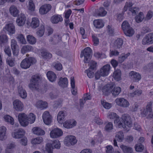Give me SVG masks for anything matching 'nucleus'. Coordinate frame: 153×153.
Masks as SVG:
<instances>
[{
  "instance_id": "4d7b16f0",
  "label": "nucleus",
  "mask_w": 153,
  "mask_h": 153,
  "mask_svg": "<svg viewBox=\"0 0 153 153\" xmlns=\"http://www.w3.org/2000/svg\"><path fill=\"white\" fill-rule=\"evenodd\" d=\"M130 29L128 28V29H126L127 32H126L125 31H123L124 34L127 36H132L134 33V31L132 28L131 27V30H129Z\"/></svg>"
},
{
  "instance_id": "2eb2a0df",
  "label": "nucleus",
  "mask_w": 153,
  "mask_h": 153,
  "mask_svg": "<svg viewBox=\"0 0 153 153\" xmlns=\"http://www.w3.org/2000/svg\"><path fill=\"white\" fill-rule=\"evenodd\" d=\"M111 93L112 95L115 97L117 96L121 91V88L119 87H116L114 83L111 84Z\"/></svg>"
},
{
  "instance_id": "603ef678",
  "label": "nucleus",
  "mask_w": 153,
  "mask_h": 153,
  "mask_svg": "<svg viewBox=\"0 0 153 153\" xmlns=\"http://www.w3.org/2000/svg\"><path fill=\"white\" fill-rule=\"evenodd\" d=\"M45 32V28L43 25L41 26L39 30L36 32L37 35L39 37H42L43 35Z\"/></svg>"
},
{
  "instance_id": "bb28decb",
  "label": "nucleus",
  "mask_w": 153,
  "mask_h": 153,
  "mask_svg": "<svg viewBox=\"0 0 153 153\" xmlns=\"http://www.w3.org/2000/svg\"><path fill=\"white\" fill-rule=\"evenodd\" d=\"M68 80L66 78H60L58 82V85L61 87L64 88L67 87L68 85Z\"/></svg>"
},
{
  "instance_id": "f704fd0d",
  "label": "nucleus",
  "mask_w": 153,
  "mask_h": 153,
  "mask_svg": "<svg viewBox=\"0 0 153 153\" xmlns=\"http://www.w3.org/2000/svg\"><path fill=\"white\" fill-rule=\"evenodd\" d=\"M113 77L114 79L117 81H119L121 79V72L120 70H115L113 73Z\"/></svg>"
},
{
  "instance_id": "2f4dec72",
  "label": "nucleus",
  "mask_w": 153,
  "mask_h": 153,
  "mask_svg": "<svg viewBox=\"0 0 153 153\" xmlns=\"http://www.w3.org/2000/svg\"><path fill=\"white\" fill-rule=\"evenodd\" d=\"M33 133L37 135H42L45 134V131L40 128L35 127L32 129Z\"/></svg>"
},
{
  "instance_id": "7c9ffc66",
  "label": "nucleus",
  "mask_w": 153,
  "mask_h": 153,
  "mask_svg": "<svg viewBox=\"0 0 153 153\" xmlns=\"http://www.w3.org/2000/svg\"><path fill=\"white\" fill-rule=\"evenodd\" d=\"M111 84L107 85L104 86L102 90V92L104 95H108L110 93H111Z\"/></svg>"
},
{
  "instance_id": "7ed1b4c3",
  "label": "nucleus",
  "mask_w": 153,
  "mask_h": 153,
  "mask_svg": "<svg viewBox=\"0 0 153 153\" xmlns=\"http://www.w3.org/2000/svg\"><path fill=\"white\" fill-rule=\"evenodd\" d=\"M92 50L89 47H87L81 53L80 57L84 56V61L85 63H87L89 62L92 55Z\"/></svg>"
},
{
  "instance_id": "0eeeda50",
  "label": "nucleus",
  "mask_w": 153,
  "mask_h": 153,
  "mask_svg": "<svg viewBox=\"0 0 153 153\" xmlns=\"http://www.w3.org/2000/svg\"><path fill=\"white\" fill-rule=\"evenodd\" d=\"M77 140L75 136L69 135L66 136L65 139V143L68 146L73 145L77 143Z\"/></svg>"
},
{
  "instance_id": "9d476101",
  "label": "nucleus",
  "mask_w": 153,
  "mask_h": 153,
  "mask_svg": "<svg viewBox=\"0 0 153 153\" xmlns=\"http://www.w3.org/2000/svg\"><path fill=\"white\" fill-rule=\"evenodd\" d=\"M133 4L131 2H127L123 8V11H126L127 10L128 8H129V10L133 14H135L139 10V9L137 7H131L133 5Z\"/></svg>"
},
{
  "instance_id": "4468645a",
  "label": "nucleus",
  "mask_w": 153,
  "mask_h": 153,
  "mask_svg": "<svg viewBox=\"0 0 153 153\" xmlns=\"http://www.w3.org/2000/svg\"><path fill=\"white\" fill-rule=\"evenodd\" d=\"M121 119L123 123L128 127H131L132 125V122L130 117L128 115L125 114L123 115L121 117Z\"/></svg>"
},
{
  "instance_id": "6e6d98bb",
  "label": "nucleus",
  "mask_w": 153,
  "mask_h": 153,
  "mask_svg": "<svg viewBox=\"0 0 153 153\" xmlns=\"http://www.w3.org/2000/svg\"><path fill=\"white\" fill-rule=\"evenodd\" d=\"M107 13V12L105 11L103 7H100L98 12V16H105Z\"/></svg>"
},
{
  "instance_id": "f03ea898",
  "label": "nucleus",
  "mask_w": 153,
  "mask_h": 153,
  "mask_svg": "<svg viewBox=\"0 0 153 153\" xmlns=\"http://www.w3.org/2000/svg\"><path fill=\"white\" fill-rule=\"evenodd\" d=\"M36 60L33 57L26 58L23 60L20 64V67L23 69H27L36 62Z\"/></svg>"
},
{
  "instance_id": "ddd939ff",
  "label": "nucleus",
  "mask_w": 153,
  "mask_h": 153,
  "mask_svg": "<svg viewBox=\"0 0 153 153\" xmlns=\"http://www.w3.org/2000/svg\"><path fill=\"white\" fill-rule=\"evenodd\" d=\"M110 69L111 66L109 64H106L103 66L100 70L101 76H107L109 74Z\"/></svg>"
},
{
  "instance_id": "774afa93",
  "label": "nucleus",
  "mask_w": 153,
  "mask_h": 153,
  "mask_svg": "<svg viewBox=\"0 0 153 153\" xmlns=\"http://www.w3.org/2000/svg\"><path fill=\"white\" fill-rule=\"evenodd\" d=\"M92 40L94 42V45L95 46L97 45L99 43V39L97 36L94 35L92 36Z\"/></svg>"
},
{
  "instance_id": "58836bf2",
  "label": "nucleus",
  "mask_w": 153,
  "mask_h": 153,
  "mask_svg": "<svg viewBox=\"0 0 153 153\" xmlns=\"http://www.w3.org/2000/svg\"><path fill=\"white\" fill-rule=\"evenodd\" d=\"M120 147L124 153H131L132 151V149L131 148L124 145H121Z\"/></svg>"
},
{
  "instance_id": "3c124183",
  "label": "nucleus",
  "mask_w": 153,
  "mask_h": 153,
  "mask_svg": "<svg viewBox=\"0 0 153 153\" xmlns=\"http://www.w3.org/2000/svg\"><path fill=\"white\" fill-rule=\"evenodd\" d=\"M8 40V38L6 35L1 34L0 35V44L6 43Z\"/></svg>"
},
{
  "instance_id": "c9c22d12",
  "label": "nucleus",
  "mask_w": 153,
  "mask_h": 153,
  "mask_svg": "<svg viewBox=\"0 0 153 153\" xmlns=\"http://www.w3.org/2000/svg\"><path fill=\"white\" fill-rule=\"evenodd\" d=\"M71 84L72 88V93L73 95H76L77 94V90L75 87V81L74 77L71 78Z\"/></svg>"
},
{
  "instance_id": "cd10ccee",
  "label": "nucleus",
  "mask_w": 153,
  "mask_h": 153,
  "mask_svg": "<svg viewBox=\"0 0 153 153\" xmlns=\"http://www.w3.org/2000/svg\"><path fill=\"white\" fill-rule=\"evenodd\" d=\"M36 105L37 108L43 109L46 108L48 106V104L47 103L45 102L39 100L36 102Z\"/></svg>"
},
{
  "instance_id": "864d4df0",
  "label": "nucleus",
  "mask_w": 153,
  "mask_h": 153,
  "mask_svg": "<svg viewBox=\"0 0 153 153\" xmlns=\"http://www.w3.org/2000/svg\"><path fill=\"white\" fill-rule=\"evenodd\" d=\"M4 119L5 121L10 123V124L13 125L14 124V119L10 116L9 115H6L4 117Z\"/></svg>"
},
{
  "instance_id": "b1692460",
  "label": "nucleus",
  "mask_w": 153,
  "mask_h": 153,
  "mask_svg": "<svg viewBox=\"0 0 153 153\" xmlns=\"http://www.w3.org/2000/svg\"><path fill=\"white\" fill-rule=\"evenodd\" d=\"M47 77L49 80L52 82H55L56 80L57 76L53 71H49L47 73Z\"/></svg>"
},
{
  "instance_id": "f3484780",
  "label": "nucleus",
  "mask_w": 153,
  "mask_h": 153,
  "mask_svg": "<svg viewBox=\"0 0 153 153\" xmlns=\"http://www.w3.org/2000/svg\"><path fill=\"white\" fill-rule=\"evenodd\" d=\"M42 117L44 123L47 125H49L51 122V117L49 112L45 111L43 113Z\"/></svg>"
},
{
  "instance_id": "37998d69",
  "label": "nucleus",
  "mask_w": 153,
  "mask_h": 153,
  "mask_svg": "<svg viewBox=\"0 0 153 153\" xmlns=\"http://www.w3.org/2000/svg\"><path fill=\"white\" fill-rule=\"evenodd\" d=\"M17 39H18V41L20 43L25 44H26L27 42L25 38L23 35L21 34H19L17 35Z\"/></svg>"
},
{
  "instance_id": "5701e85b",
  "label": "nucleus",
  "mask_w": 153,
  "mask_h": 153,
  "mask_svg": "<svg viewBox=\"0 0 153 153\" xmlns=\"http://www.w3.org/2000/svg\"><path fill=\"white\" fill-rule=\"evenodd\" d=\"M4 29L6 30L10 34H14L15 32V27L12 23L7 24Z\"/></svg>"
},
{
  "instance_id": "dca6fc26",
  "label": "nucleus",
  "mask_w": 153,
  "mask_h": 153,
  "mask_svg": "<svg viewBox=\"0 0 153 153\" xmlns=\"http://www.w3.org/2000/svg\"><path fill=\"white\" fill-rule=\"evenodd\" d=\"M51 6L50 4H45L40 7L39 12L42 15L46 14L51 10Z\"/></svg>"
},
{
  "instance_id": "e2e57ef3",
  "label": "nucleus",
  "mask_w": 153,
  "mask_h": 153,
  "mask_svg": "<svg viewBox=\"0 0 153 153\" xmlns=\"http://www.w3.org/2000/svg\"><path fill=\"white\" fill-rule=\"evenodd\" d=\"M142 93V91L141 90H137L134 91V92L131 93L130 95L132 97H134L135 95L137 96H140Z\"/></svg>"
},
{
  "instance_id": "49530a36",
  "label": "nucleus",
  "mask_w": 153,
  "mask_h": 153,
  "mask_svg": "<svg viewBox=\"0 0 153 153\" xmlns=\"http://www.w3.org/2000/svg\"><path fill=\"white\" fill-rule=\"evenodd\" d=\"M32 48V46H30L28 45H24L22 48L21 52L22 53L24 54L26 52L31 51Z\"/></svg>"
},
{
  "instance_id": "a878e982",
  "label": "nucleus",
  "mask_w": 153,
  "mask_h": 153,
  "mask_svg": "<svg viewBox=\"0 0 153 153\" xmlns=\"http://www.w3.org/2000/svg\"><path fill=\"white\" fill-rule=\"evenodd\" d=\"M62 17L60 15H55L51 17V21L53 24H57L59 22L62 21Z\"/></svg>"
},
{
  "instance_id": "69168bd1",
  "label": "nucleus",
  "mask_w": 153,
  "mask_h": 153,
  "mask_svg": "<svg viewBox=\"0 0 153 153\" xmlns=\"http://www.w3.org/2000/svg\"><path fill=\"white\" fill-rule=\"evenodd\" d=\"M113 124L111 122H109L105 126V129L107 131H110L113 129Z\"/></svg>"
},
{
  "instance_id": "e433bc0d",
  "label": "nucleus",
  "mask_w": 153,
  "mask_h": 153,
  "mask_svg": "<svg viewBox=\"0 0 153 153\" xmlns=\"http://www.w3.org/2000/svg\"><path fill=\"white\" fill-rule=\"evenodd\" d=\"M94 25L96 28H102L104 26L103 22L101 20H95L93 22Z\"/></svg>"
},
{
  "instance_id": "20e7f679",
  "label": "nucleus",
  "mask_w": 153,
  "mask_h": 153,
  "mask_svg": "<svg viewBox=\"0 0 153 153\" xmlns=\"http://www.w3.org/2000/svg\"><path fill=\"white\" fill-rule=\"evenodd\" d=\"M61 147V144L58 140H54L52 144H48L46 148L48 153H53V149H59Z\"/></svg>"
},
{
  "instance_id": "423d86ee",
  "label": "nucleus",
  "mask_w": 153,
  "mask_h": 153,
  "mask_svg": "<svg viewBox=\"0 0 153 153\" xmlns=\"http://www.w3.org/2000/svg\"><path fill=\"white\" fill-rule=\"evenodd\" d=\"M27 117V116L24 113H21L18 114V119L22 126L25 127L28 125Z\"/></svg>"
},
{
  "instance_id": "4c0bfd02",
  "label": "nucleus",
  "mask_w": 153,
  "mask_h": 153,
  "mask_svg": "<svg viewBox=\"0 0 153 153\" xmlns=\"http://www.w3.org/2000/svg\"><path fill=\"white\" fill-rule=\"evenodd\" d=\"M115 138L117 140L120 142H122L124 139V135L123 132L120 131L116 133Z\"/></svg>"
},
{
  "instance_id": "c85d7f7f",
  "label": "nucleus",
  "mask_w": 153,
  "mask_h": 153,
  "mask_svg": "<svg viewBox=\"0 0 153 153\" xmlns=\"http://www.w3.org/2000/svg\"><path fill=\"white\" fill-rule=\"evenodd\" d=\"M66 115V112L65 111H61L58 113L57 116V120L59 123H61L62 122Z\"/></svg>"
},
{
  "instance_id": "39448f33",
  "label": "nucleus",
  "mask_w": 153,
  "mask_h": 153,
  "mask_svg": "<svg viewBox=\"0 0 153 153\" xmlns=\"http://www.w3.org/2000/svg\"><path fill=\"white\" fill-rule=\"evenodd\" d=\"M115 102L117 105L123 108H128L130 105L129 102L124 98H117L115 100Z\"/></svg>"
},
{
  "instance_id": "a211bd4d",
  "label": "nucleus",
  "mask_w": 153,
  "mask_h": 153,
  "mask_svg": "<svg viewBox=\"0 0 153 153\" xmlns=\"http://www.w3.org/2000/svg\"><path fill=\"white\" fill-rule=\"evenodd\" d=\"M129 75L131 79L134 82H138L141 78V75L139 73L134 71H131Z\"/></svg>"
},
{
  "instance_id": "de8ad7c7",
  "label": "nucleus",
  "mask_w": 153,
  "mask_h": 153,
  "mask_svg": "<svg viewBox=\"0 0 153 153\" xmlns=\"http://www.w3.org/2000/svg\"><path fill=\"white\" fill-rule=\"evenodd\" d=\"M130 55L129 53H127L122 54L118 58V61L119 63H121L123 62L124 60L126 59Z\"/></svg>"
},
{
  "instance_id": "a19ab883",
  "label": "nucleus",
  "mask_w": 153,
  "mask_h": 153,
  "mask_svg": "<svg viewBox=\"0 0 153 153\" xmlns=\"http://www.w3.org/2000/svg\"><path fill=\"white\" fill-rule=\"evenodd\" d=\"M41 54L42 56L44 58L50 59L52 57V54L46 50H42Z\"/></svg>"
},
{
  "instance_id": "13d9d810",
  "label": "nucleus",
  "mask_w": 153,
  "mask_h": 153,
  "mask_svg": "<svg viewBox=\"0 0 153 153\" xmlns=\"http://www.w3.org/2000/svg\"><path fill=\"white\" fill-rule=\"evenodd\" d=\"M114 122L120 128L121 127H123V128H124L125 126L123 127V122L122 120L121 121L118 117L116 118V120H114Z\"/></svg>"
},
{
  "instance_id": "4be33fe9",
  "label": "nucleus",
  "mask_w": 153,
  "mask_h": 153,
  "mask_svg": "<svg viewBox=\"0 0 153 153\" xmlns=\"http://www.w3.org/2000/svg\"><path fill=\"white\" fill-rule=\"evenodd\" d=\"M10 13L14 17H17L19 14V10L17 7L14 5L11 6L9 8Z\"/></svg>"
},
{
  "instance_id": "72a5a7b5",
  "label": "nucleus",
  "mask_w": 153,
  "mask_h": 153,
  "mask_svg": "<svg viewBox=\"0 0 153 153\" xmlns=\"http://www.w3.org/2000/svg\"><path fill=\"white\" fill-rule=\"evenodd\" d=\"M39 25V21L38 19L36 17H33L32 19L30 24V26L33 28H36L38 27Z\"/></svg>"
},
{
  "instance_id": "c03bdc74",
  "label": "nucleus",
  "mask_w": 153,
  "mask_h": 153,
  "mask_svg": "<svg viewBox=\"0 0 153 153\" xmlns=\"http://www.w3.org/2000/svg\"><path fill=\"white\" fill-rule=\"evenodd\" d=\"M27 42L30 44L33 45L36 42V39L35 37L31 35H28L27 36Z\"/></svg>"
},
{
  "instance_id": "79ce46f5",
  "label": "nucleus",
  "mask_w": 153,
  "mask_h": 153,
  "mask_svg": "<svg viewBox=\"0 0 153 153\" xmlns=\"http://www.w3.org/2000/svg\"><path fill=\"white\" fill-rule=\"evenodd\" d=\"M144 18V16L143 13L140 12L138 15L135 17V20L136 22L140 23L142 22Z\"/></svg>"
},
{
  "instance_id": "412c9836",
  "label": "nucleus",
  "mask_w": 153,
  "mask_h": 153,
  "mask_svg": "<svg viewBox=\"0 0 153 153\" xmlns=\"http://www.w3.org/2000/svg\"><path fill=\"white\" fill-rule=\"evenodd\" d=\"M123 40L121 38H117L113 43V47L115 49H120L122 48Z\"/></svg>"
},
{
  "instance_id": "680f3d73",
  "label": "nucleus",
  "mask_w": 153,
  "mask_h": 153,
  "mask_svg": "<svg viewBox=\"0 0 153 153\" xmlns=\"http://www.w3.org/2000/svg\"><path fill=\"white\" fill-rule=\"evenodd\" d=\"M89 63V65L90 66L89 69L94 70L95 69L97 66V63L93 60H91L88 62Z\"/></svg>"
},
{
  "instance_id": "f8f14e48",
  "label": "nucleus",
  "mask_w": 153,
  "mask_h": 153,
  "mask_svg": "<svg viewBox=\"0 0 153 153\" xmlns=\"http://www.w3.org/2000/svg\"><path fill=\"white\" fill-rule=\"evenodd\" d=\"M153 43V33L146 35L142 41V44L145 45L151 44Z\"/></svg>"
},
{
  "instance_id": "c756f323",
  "label": "nucleus",
  "mask_w": 153,
  "mask_h": 153,
  "mask_svg": "<svg viewBox=\"0 0 153 153\" xmlns=\"http://www.w3.org/2000/svg\"><path fill=\"white\" fill-rule=\"evenodd\" d=\"M18 92L19 95L22 99H25L26 98V92L22 87H19L18 88Z\"/></svg>"
},
{
  "instance_id": "0e129e2a",
  "label": "nucleus",
  "mask_w": 153,
  "mask_h": 153,
  "mask_svg": "<svg viewBox=\"0 0 153 153\" xmlns=\"http://www.w3.org/2000/svg\"><path fill=\"white\" fill-rule=\"evenodd\" d=\"M101 104L104 107L107 109H109L111 107V104L105 102L104 100L101 101Z\"/></svg>"
},
{
  "instance_id": "8fccbe9b",
  "label": "nucleus",
  "mask_w": 153,
  "mask_h": 153,
  "mask_svg": "<svg viewBox=\"0 0 153 153\" xmlns=\"http://www.w3.org/2000/svg\"><path fill=\"white\" fill-rule=\"evenodd\" d=\"M35 116L33 113H31L30 114L27 116V117L28 124L29 123H33L35 120Z\"/></svg>"
},
{
  "instance_id": "393cba45",
  "label": "nucleus",
  "mask_w": 153,
  "mask_h": 153,
  "mask_svg": "<svg viewBox=\"0 0 153 153\" xmlns=\"http://www.w3.org/2000/svg\"><path fill=\"white\" fill-rule=\"evenodd\" d=\"M76 124V121L68 120L65 122L63 124V126L67 128H71L75 126Z\"/></svg>"
},
{
  "instance_id": "473e14b6",
  "label": "nucleus",
  "mask_w": 153,
  "mask_h": 153,
  "mask_svg": "<svg viewBox=\"0 0 153 153\" xmlns=\"http://www.w3.org/2000/svg\"><path fill=\"white\" fill-rule=\"evenodd\" d=\"M6 128L4 126H2L0 127V140H3L6 138L5 135L6 131Z\"/></svg>"
},
{
  "instance_id": "052dcab7",
  "label": "nucleus",
  "mask_w": 153,
  "mask_h": 153,
  "mask_svg": "<svg viewBox=\"0 0 153 153\" xmlns=\"http://www.w3.org/2000/svg\"><path fill=\"white\" fill-rule=\"evenodd\" d=\"M135 148L136 151L140 152L143 149L144 146L141 143H138L135 145Z\"/></svg>"
},
{
  "instance_id": "6ab92c4d",
  "label": "nucleus",
  "mask_w": 153,
  "mask_h": 153,
  "mask_svg": "<svg viewBox=\"0 0 153 153\" xmlns=\"http://www.w3.org/2000/svg\"><path fill=\"white\" fill-rule=\"evenodd\" d=\"M11 45L13 55L17 56L18 54V51L17 49L18 46L16 41L15 39L11 40Z\"/></svg>"
},
{
  "instance_id": "f257e3e1",
  "label": "nucleus",
  "mask_w": 153,
  "mask_h": 153,
  "mask_svg": "<svg viewBox=\"0 0 153 153\" xmlns=\"http://www.w3.org/2000/svg\"><path fill=\"white\" fill-rule=\"evenodd\" d=\"M42 76L39 74H36L32 76L30 80L28 87L33 91H39L41 90L40 82Z\"/></svg>"
},
{
  "instance_id": "5fc2aeb1",
  "label": "nucleus",
  "mask_w": 153,
  "mask_h": 153,
  "mask_svg": "<svg viewBox=\"0 0 153 153\" xmlns=\"http://www.w3.org/2000/svg\"><path fill=\"white\" fill-rule=\"evenodd\" d=\"M28 9L31 11H33L35 9V6L32 0H28Z\"/></svg>"
},
{
  "instance_id": "338daca9",
  "label": "nucleus",
  "mask_w": 153,
  "mask_h": 153,
  "mask_svg": "<svg viewBox=\"0 0 153 153\" xmlns=\"http://www.w3.org/2000/svg\"><path fill=\"white\" fill-rule=\"evenodd\" d=\"M108 117L110 119H113L117 118V115L115 113L110 112L108 113Z\"/></svg>"
},
{
  "instance_id": "1a4fd4ad",
  "label": "nucleus",
  "mask_w": 153,
  "mask_h": 153,
  "mask_svg": "<svg viewBox=\"0 0 153 153\" xmlns=\"http://www.w3.org/2000/svg\"><path fill=\"white\" fill-rule=\"evenodd\" d=\"M63 134V132L60 129L55 128L52 130L50 133V136L51 138H56L59 137Z\"/></svg>"
},
{
  "instance_id": "aec40b11",
  "label": "nucleus",
  "mask_w": 153,
  "mask_h": 153,
  "mask_svg": "<svg viewBox=\"0 0 153 153\" xmlns=\"http://www.w3.org/2000/svg\"><path fill=\"white\" fill-rule=\"evenodd\" d=\"M26 17L25 15L21 13L17 18L16 22L17 25L20 26H23L25 23Z\"/></svg>"
},
{
  "instance_id": "09e8293b",
  "label": "nucleus",
  "mask_w": 153,
  "mask_h": 153,
  "mask_svg": "<svg viewBox=\"0 0 153 153\" xmlns=\"http://www.w3.org/2000/svg\"><path fill=\"white\" fill-rule=\"evenodd\" d=\"M43 141V138L41 137H37L31 140V143L33 144H36L40 143Z\"/></svg>"
},
{
  "instance_id": "9b49d317",
  "label": "nucleus",
  "mask_w": 153,
  "mask_h": 153,
  "mask_svg": "<svg viewBox=\"0 0 153 153\" xmlns=\"http://www.w3.org/2000/svg\"><path fill=\"white\" fill-rule=\"evenodd\" d=\"M13 108L16 111H21L24 109L23 104L19 100H16L13 102Z\"/></svg>"
},
{
  "instance_id": "ea45409f",
  "label": "nucleus",
  "mask_w": 153,
  "mask_h": 153,
  "mask_svg": "<svg viewBox=\"0 0 153 153\" xmlns=\"http://www.w3.org/2000/svg\"><path fill=\"white\" fill-rule=\"evenodd\" d=\"M122 28L123 31L127 32L126 29L130 28L131 30V27L128 21H124L122 24Z\"/></svg>"
},
{
  "instance_id": "6e6552de",
  "label": "nucleus",
  "mask_w": 153,
  "mask_h": 153,
  "mask_svg": "<svg viewBox=\"0 0 153 153\" xmlns=\"http://www.w3.org/2000/svg\"><path fill=\"white\" fill-rule=\"evenodd\" d=\"M25 134V130L22 128H19L15 131L12 134V137L15 138L19 139L24 136Z\"/></svg>"
},
{
  "instance_id": "a18cd8bd",
  "label": "nucleus",
  "mask_w": 153,
  "mask_h": 153,
  "mask_svg": "<svg viewBox=\"0 0 153 153\" xmlns=\"http://www.w3.org/2000/svg\"><path fill=\"white\" fill-rule=\"evenodd\" d=\"M6 62L10 67H13L15 65V60L14 58L8 57L6 59Z\"/></svg>"
},
{
  "instance_id": "bf43d9fd",
  "label": "nucleus",
  "mask_w": 153,
  "mask_h": 153,
  "mask_svg": "<svg viewBox=\"0 0 153 153\" xmlns=\"http://www.w3.org/2000/svg\"><path fill=\"white\" fill-rule=\"evenodd\" d=\"M108 33L110 35H112L114 34V29L111 25H108L107 27Z\"/></svg>"
}]
</instances>
